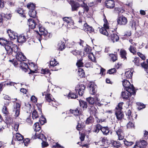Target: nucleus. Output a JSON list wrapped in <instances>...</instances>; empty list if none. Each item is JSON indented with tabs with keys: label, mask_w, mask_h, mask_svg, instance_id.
I'll use <instances>...</instances> for the list:
<instances>
[{
	"label": "nucleus",
	"mask_w": 148,
	"mask_h": 148,
	"mask_svg": "<svg viewBox=\"0 0 148 148\" xmlns=\"http://www.w3.org/2000/svg\"><path fill=\"white\" fill-rule=\"evenodd\" d=\"M21 106L20 102L16 103L14 104L13 112L11 115L13 119L10 118V125L11 124L13 129L16 132L18 130L19 124L15 122V119L19 115Z\"/></svg>",
	"instance_id": "f257e3e1"
},
{
	"label": "nucleus",
	"mask_w": 148,
	"mask_h": 148,
	"mask_svg": "<svg viewBox=\"0 0 148 148\" xmlns=\"http://www.w3.org/2000/svg\"><path fill=\"white\" fill-rule=\"evenodd\" d=\"M104 23L103 24L104 27H102L99 29L100 32L108 37L111 34L112 30L109 28V23L106 19H103Z\"/></svg>",
	"instance_id": "7ed1b4c3"
},
{
	"label": "nucleus",
	"mask_w": 148,
	"mask_h": 148,
	"mask_svg": "<svg viewBox=\"0 0 148 148\" xmlns=\"http://www.w3.org/2000/svg\"><path fill=\"white\" fill-rule=\"evenodd\" d=\"M10 64H12L15 67H17L18 64V62L15 59H13L12 60H10Z\"/></svg>",
	"instance_id": "a18cd8bd"
},
{
	"label": "nucleus",
	"mask_w": 148,
	"mask_h": 148,
	"mask_svg": "<svg viewBox=\"0 0 148 148\" xmlns=\"http://www.w3.org/2000/svg\"><path fill=\"white\" fill-rule=\"evenodd\" d=\"M116 69L115 68H113L108 70L107 72V73H108L109 74H113L116 72Z\"/></svg>",
	"instance_id": "69168bd1"
},
{
	"label": "nucleus",
	"mask_w": 148,
	"mask_h": 148,
	"mask_svg": "<svg viewBox=\"0 0 148 148\" xmlns=\"http://www.w3.org/2000/svg\"><path fill=\"white\" fill-rule=\"evenodd\" d=\"M16 137L18 141L22 140L23 139V136L19 133H17L16 134Z\"/></svg>",
	"instance_id": "a19ab883"
},
{
	"label": "nucleus",
	"mask_w": 148,
	"mask_h": 148,
	"mask_svg": "<svg viewBox=\"0 0 148 148\" xmlns=\"http://www.w3.org/2000/svg\"><path fill=\"white\" fill-rule=\"evenodd\" d=\"M115 11L118 13H123L124 10L121 8H115L114 10Z\"/></svg>",
	"instance_id": "864d4df0"
},
{
	"label": "nucleus",
	"mask_w": 148,
	"mask_h": 148,
	"mask_svg": "<svg viewBox=\"0 0 148 148\" xmlns=\"http://www.w3.org/2000/svg\"><path fill=\"white\" fill-rule=\"evenodd\" d=\"M38 117V114L36 110H34L32 113V117L33 119H36Z\"/></svg>",
	"instance_id": "09e8293b"
},
{
	"label": "nucleus",
	"mask_w": 148,
	"mask_h": 148,
	"mask_svg": "<svg viewBox=\"0 0 148 148\" xmlns=\"http://www.w3.org/2000/svg\"><path fill=\"white\" fill-rule=\"evenodd\" d=\"M140 59L138 57H135L134 59L133 60V62L135 65L137 66H140V64L141 65L142 67L143 68L145 71L146 73H148V59H147L146 62H143L140 63Z\"/></svg>",
	"instance_id": "20e7f679"
},
{
	"label": "nucleus",
	"mask_w": 148,
	"mask_h": 148,
	"mask_svg": "<svg viewBox=\"0 0 148 148\" xmlns=\"http://www.w3.org/2000/svg\"><path fill=\"white\" fill-rule=\"evenodd\" d=\"M58 49L60 50H62L65 48V44L64 42L60 41L58 44Z\"/></svg>",
	"instance_id": "2f4dec72"
},
{
	"label": "nucleus",
	"mask_w": 148,
	"mask_h": 148,
	"mask_svg": "<svg viewBox=\"0 0 148 148\" xmlns=\"http://www.w3.org/2000/svg\"><path fill=\"white\" fill-rule=\"evenodd\" d=\"M114 1L113 0H107L105 1V4L107 8L111 9L114 7Z\"/></svg>",
	"instance_id": "f3484780"
},
{
	"label": "nucleus",
	"mask_w": 148,
	"mask_h": 148,
	"mask_svg": "<svg viewBox=\"0 0 148 148\" xmlns=\"http://www.w3.org/2000/svg\"><path fill=\"white\" fill-rule=\"evenodd\" d=\"M45 98L46 101L49 103V105H51V101H52V100H55L52 95L49 93L46 95Z\"/></svg>",
	"instance_id": "cd10ccee"
},
{
	"label": "nucleus",
	"mask_w": 148,
	"mask_h": 148,
	"mask_svg": "<svg viewBox=\"0 0 148 148\" xmlns=\"http://www.w3.org/2000/svg\"><path fill=\"white\" fill-rule=\"evenodd\" d=\"M8 41L5 40L3 38H0V44L2 46H4V47L7 51L9 50V44Z\"/></svg>",
	"instance_id": "2eb2a0df"
},
{
	"label": "nucleus",
	"mask_w": 148,
	"mask_h": 148,
	"mask_svg": "<svg viewBox=\"0 0 148 148\" xmlns=\"http://www.w3.org/2000/svg\"><path fill=\"white\" fill-rule=\"evenodd\" d=\"M89 110L91 114L95 115L97 111V106H95L94 105H91L90 106Z\"/></svg>",
	"instance_id": "b1692460"
},
{
	"label": "nucleus",
	"mask_w": 148,
	"mask_h": 148,
	"mask_svg": "<svg viewBox=\"0 0 148 148\" xmlns=\"http://www.w3.org/2000/svg\"><path fill=\"white\" fill-rule=\"evenodd\" d=\"M41 73L43 74H48L49 75H50V73L49 72V70L48 69H41Z\"/></svg>",
	"instance_id": "6e6d98bb"
},
{
	"label": "nucleus",
	"mask_w": 148,
	"mask_h": 148,
	"mask_svg": "<svg viewBox=\"0 0 148 148\" xmlns=\"http://www.w3.org/2000/svg\"><path fill=\"white\" fill-rule=\"evenodd\" d=\"M85 88V86L83 84L78 85L75 87V90L77 92H78L79 95L80 96H82L84 93V91Z\"/></svg>",
	"instance_id": "9b49d317"
},
{
	"label": "nucleus",
	"mask_w": 148,
	"mask_h": 148,
	"mask_svg": "<svg viewBox=\"0 0 148 148\" xmlns=\"http://www.w3.org/2000/svg\"><path fill=\"white\" fill-rule=\"evenodd\" d=\"M91 49L88 46L86 47L84 49V51L86 53H87L89 54L91 53Z\"/></svg>",
	"instance_id": "13d9d810"
},
{
	"label": "nucleus",
	"mask_w": 148,
	"mask_h": 148,
	"mask_svg": "<svg viewBox=\"0 0 148 148\" xmlns=\"http://www.w3.org/2000/svg\"><path fill=\"white\" fill-rule=\"evenodd\" d=\"M34 128L36 132L39 131L41 129V128L39 126L38 123H36L34 125Z\"/></svg>",
	"instance_id": "4c0bfd02"
},
{
	"label": "nucleus",
	"mask_w": 148,
	"mask_h": 148,
	"mask_svg": "<svg viewBox=\"0 0 148 148\" xmlns=\"http://www.w3.org/2000/svg\"><path fill=\"white\" fill-rule=\"evenodd\" d=\"M88 57L89 59L90 60L94 62L95 61V58L92 53H91L88 54Z\"/></svg>",
	"instance_id": "49530a36"
},
{
	"label": "nucleus",
	"mask_w": 148,
	"mask_h": 148,
	"mask_svg": "<svg viewBox=\"0 0 148 148\" xmlns=\"http://www.w3.org/2000/svg\"><path fill=\"white\" fill-rule=\"evenodd\" d=\"M96 86L95 85L91 84L90 86V93L91 95H94L96 93V92L95 89Z\"/></svg>",
	"instance_id": "393cba45"
},
{
	"label": "nucleus",
	"mask_w": 148,
	"mask_h": 148,
	"mask_svg": "<svg viewBox=\"0 0 148 148\" xmlns=\"http://www.w3.org/2000/svg\"><path fill=\"white\" fill-rule=\"evenodd\" d=\"M2 112L4 114H7L8 113V112L7 110V108L6 106H4L3 107Z\"/></svg>",
	"instance_id": "774afa93"
},
{
	"label": "nucleus",
	"mask_w": 148,
	"mask_h": 148,
	"mask_svg": "<svg viewBox=\"0 0 148 148\" xmlns=\"http://www.w3.org/2000/svg\"><path fill=\"white\" fill-rule=\"evenodd\" d=\"M113 30H112L111 32V34L108 36L113 42L117 41L119 39V37L118 36L115 34L113 33Z\"/></svg>",
	"instance_id": "a211bd4d"
},
{
	"label": "nucleus",
	"mask_w": 148,
	"mask_h": 148,
	"mask_svg": "<svg viewBox=\"0 0 148 148\" xmlns=\"http://www.w3.org/2000/svg\"><path fill=\"white\" fill-rule=\"evenodd\" d=\"M132 75V73L130 70H129L125 72L124 75V78L126 79L131 78Z\"/></svg>",
	"instance_id": "c756f323"
},
{
	"label": "nucleus",
	"mask_w": 148,
	"mask_h": 148,
	"mask_svg": "<svg viewBox=\"0 0 148 148\" xmlns=\"http://www.w3.org/2000/svg\"><path fill=\"white\" fill-rule=\"evenodd\" d=\"M36 11L34 10H29V14L30 17L35 18L36 16Z\"/></svg>",
	"instance_id": "c9c22d12"
},
{
	"label": "nucleus",
	"mask_w": 148,
	"mask_h": 148,
	"mask_svg": "<svg viewBox=\"0 0 148 148\" xmlns=\"http://www.w3.org/2000/svg\"><path fill=\"white\" fill-rule=\"evenodd\" d=\"M63 20L64 23H66V24H67V26L68 28H72L73 26L74 22L71 17H64L63 18Z\"/></svg>",
	"instance_id": "6e6552de"
},
{
	"label": "nucleus",
	"mask_w": 148,
	"mask_h": 148,
	"mask_svg": "<svg viewBox=\"0 0 148 148\" xmlns=\"http://www.w3.org/2000/svg\"><path fill=\"white\" fill-rule=\"evenodd\" d=\"M93 121V118L91 117H89L87 119L86 123L88 124L90 123H91Z\"/></svg>",
	"instance_id": "bf43d9fd"
},
{
	"label": "nucleus",
	"mask_w": 148,
	"mask_h": 148,
	"mask_svg": "<svg viewBox=\"0 0 148 148\" xmlns=\"http://www.w3.org/2000/svg\"><path fill=\"white\" fill-rule=\"evenodd\" d=\"M80 106L83 108H87V104L86 102L82 100L79 101Z\"/></svg>",
	"instance_id": "e433bc0d"
},
{
	"label": "nucleus",
	"mask_w": 148,
	"mask_h": 148,
	"mask_svg": "<svg viewBox=\"0 0 148 148\" xmlns=\"http://www.w3.org/2000/svg\"><path fill=\"white\" fill-rule=\"evenodd\" d=\"M123 104V102L119 103L115 109V115L117 119L119 120H121L124 117V114L121 112Z\"/></svg>",
	"instance_id": "423d86ee"
},
{
	"label": "nucleus",
	"mask_w": 148,
	"mask_h": 148,
	"mask_svg": "<svg viewBox=\"0 0 148 148\" xmlns=\"http://www.w3.org/2000/svg\"><path fill=\"white\" fill-rule=\"evenodd\" d=\"M50 64L51 66H56L57 64H58V63L57 62L56 59H53V60H51L50 61Z\"/></svg>",
	"instance_id": "603ef678"
},
{
	"label": "nucleus",
	"mask_w": 148,
	"mask_h": 148,
	"mask_svg": "<svg viewBox=\"0 0 148 148\" xmlns=\"http://www.w3.org/2000/svg\"><path fill=\"white\" fill-rule=\"evenodd\" d=\"M20 65L22 69L25 72H26L28 68V65L23 62H20Z\"/></svg>",
	"instance_id": "bb28decb"
},
{
	"label": "nucleus",
	"mask_w": 148,
	"mask_h": 148,
	"mask_svg": "<svg viewBox=\"0 0 148 148\" xmlns=\"http://www.w3.org/2000/svg\"><path fill=\"white\" fill-rule=\"evenodd\" d=\"M110 56L112 60L113 61H115L117 60V57L116 55L111 54Z\"/></svg>",
	"instance_id": "e2e57ef3"
},
{
	"label": "nucleus",
	"mask_w": 148,
	"mask_h": 148,
	"mask_svg": "<svg viewBox=\"0 0 148 148\" xmlns=\"http://www.w3.org/2000/svg\"><path fill=\"white\" fill-rule=\"evenodd\" d=\"M106 141V139L104 138H102V139L101 140H100L99 142H95V144L96 145H104L105 144V142Z\"/></svg>",
	"instance_id": "c03bdc74"
},
{
	"label": "nucleus",
	"mask_w": 148,
	"mask_h": 148,
	"mask_svg": "<svg viewBox=\"0 0 148 148\" xmlns=\"http://www.w3.org/2000/svg\"><path fill=\"white\" fill-rule=\"evenodd\" d=\"M83 63L82 62V60H79L76 63V65L78 67H82L83 66Z\"/></svg>",
	"instance_id": "3c124183"
},
{
	"label": "nucleus",
	"mask_w": 148,
	"mask_h": 148,
	"mask_svg": "<svg viewBox=\"0 0 148 148\" xmlns=\"http://www.w3.org/2000/svg\"><path fill=\"white\" fill-rule=\"evenodd\" d=\"M129 50L130 52L132 53L133 54H135L136 52V49L135 47H134L132 45H130Z\"/></svg>",
	"instance_id": "58836bf2"
},
{
	"label": "nucleus",
	"mask_w": 148,
	"mask_h": 148,
	"mask_svg": "<svg viewBox=\"0 0 148 148\" xmlns=\"http://www.w3.org/2000/svg\"><path fill=\"white\" fill-rule=\"evenodd\" d=\"M38 28L40 33H39L38 32H37V36L39 40H40V38L42 36H44L46 37L47 38V36H49V34L48 33L47 30L45 29L40 24H39L38 25Z\"/></svg>",
	"instance_id": "0eeeda50"
},
{
	"label": "nucleus",
	"mask_w": 148,
	"mask_h": 148,
	"mask_svg": "<svg viewBox=\"0 0 148 148\" xmlns=\"http://www.w3.org/2000/svg\"><path fill=\"white\" fill-rule=\"evenodd\" d=\"M36 138H34L36 139V138L41 139L42 141L46 140V138L43 134H38L37 133L35 134Z\"/></svg>",
	"instance_id": "c85d7f7f"
},
{
	"label": "nucleus",
	"mask_w": 148,
	"mask_h": 148,
	"mask_svg": "<svg viewBox=\"0 0 148 148\" xmlns=\"http://www.w3.org/2000/svg\"><path fill=\"white\" fill-rule=\"evenodd\" d=\"M101 131L105 135H108L109 133V130L107 127H102L101 129Z\"/></svg>",
	"instance_id": "7c9ffc66"
},
{
	"label": "nucleus",
	"mask_w": 148,
	"mask_h": 148,
	"mask_svg": "<svg viewBox=\"0 0 148 148\" xmlns=\"http://www.w3.org/2000/svg\"><path fill=\"white\" fill-rule=\"evenodd\" d=\"M15 41H17L19 43H23L26 41V38L25 36L23 35H21L18 37L17 36V40Z\"/></svg>",
	"instance_id": "4be33fe9"
},
{
	"label": "nucleus",
	"mask_w": 148,
	"mask_h": 148,
	"mask_svg": "<svg viewBox=\"0 0 148 148\" xmlns=\"http://www.w3.org/2000/svg\"><path fill=\"white\" fill-rule=\"evenodd\" d=\"M113 145L117 148L119 147L121 145L120 142L119 141H114L113 143Z\"/></svg>",
	"instance_id": "4d7b16f0"
},
{
	"label": "nucleus",
	"mask_w": 148,
	"mask_h": 148,
	"mask_svg": "<svg viewBox=\"0 0 148 148\" xmlns=\"http://www.w3.org/2000/svg\"><path fill=\"white\" fill-rule=\"evenodd\" d=\"M117 23L121 25H125L127 24V18L123 16L119 17L117 19Z\"/></svg>",
	"instance_id": "4468645a"
},
{
	"label": "nucleus",
	"mask_w": 148,
	"mask_h": 148,
	"mask_svg": "<svg viewBox=\"0 0 148 148\" xmlns=\"http://www.w3.org/2000/svg\"><path fill=\"white\" fill-rule=\"evenodd\" d=\"M121 56V58L123 59H126V52L125 50H121L120 51Z\"/></svg>",
	"instance_id": "de8ad7c7"
},
{
	"label": "nucleus",
	"mask_w": 148,
	"mask_h": 148,
	"mask_svg": "<svg viewBox=\"0 0 148 148\" xmlns=\"http://www.w3.org/2000/svg\"><path fill=\"white\" fill-rule=\"evenodd\" d=\"M72 11H77L80 7L79 4L77 2H74L71 4Z\"/></svg>",
	"instance_id": "5701e85b"
},
{
	"label": "nucleus",
	"mask_w": 148,
	"mask_h": 148,
	"mask_svg": "<svg viewBox=\"0 0 148 148\" xmlns=\"http://www.w3.org/2000/svg\"><path fill=\"white\" fill-rule=\"evenodd\" d=\"M39 24L38 20L36 18L34 19L32 18L29 19L28 20V24L29 25V28L33 29L35 28L36 26L37 25V23Z\"/></svg>",
	"instance_id": "9d476101"
},
{
	"label": "nucleus",
	"mask_w": 148,
	"mask_h": 148,
	"mask_svg": "<svg viewBox=\"0 0 148 148\" xmlns=\"http://www.w3.org/2000/svg\"><path fill=\"white\" fill-rule=\"evenodd\" d=\"M78 74L80 77H83L85 76V73L82 69L79 68L78 69Z\"/></svg>",
	"instance_id": "473e14b6"
},
{
	"label": "nucleus",
	"mask_w": 148,
	"mask_h": 148,
	"mask_svg": "<svg viewBox=\"0 0 148 148\" xmlns=\"http://www.w3.org/2000/svg\"><path fill=\"white\" fill-rule=\"evenodd\" d=\"M138 55L140 58L143 60H144L146 58L144 55L142 54L140 52L137 53Z\"/></svg>",
	"instance_id": "338daca9"
},
{
	"label": "nucleus",
	"mask_w": 148,
	"mask_h": 148,
	"mask_svg": "<svg viewBox=\"0 0 148 148\" xmlns=\"http://www.w3.org/2000/svg\"><path fill=\"white\" fill-rule=\"evenodd\" d=\"M17 38V34L10 29V40L15 41Z\"/></svg>",
	"instance_id": "412c9836"
},
{
	"label": "nucleus",
	"mask_w": 148,
	"mask_h": 148,
	"mask_svg": "<svg viewBox=\"0 0 148 148\" xmlns=\"http://www.w3.org/2000/svg\"><path fill=\"white\" fill-rule=\"evenodd\" d=\"M134 125L133 123L131 122L130 121L127 124V128H130L134 127Z\"/></svg>",
	"instance_id": "0e129e2a"
},
{
	"label": "nucleus",
	"mask_w": 148,
	"mask_h": 148,
	"mask_svg": "<svg viewBox=\"0 0 148 148\" xmlns=\"http://www.w3.org/2000/svg\"><path fill=\"white\" fill-rule=\"evenodd\" d=\"M86 100L88 102L89 104L91 105L94 104L95 103V100L94 98L91 97H89L86 99Z\"/></svg>",
	"instance_id": "37998d69"
},
{
	"label": "nucleus",
	"mask_w": 148,
	"mask_h": 148,
	"mask_svg": "<svg viewBox=\"0 0 148 148\" xmlns=\"http://www.w3.org/2000/svg\"><path fill=\"white\" fill-rule=\"evenodd\" d=\"M84 17H80L79 18V21H78L79 23V25H81L82 24H83L84 25V24L85 23V21L84 20Z\"/></svg>",
	"instance_id": "5fc2aeb1"
},
{
	"label": "nucleus",
	"mask_w": 148,
	"mask_h": 148,
	"mask_svg": "<svg viewBox=\"0 0 148 148\" xmlns=\"http://www.w3.org/2000/svg\"><path fill=\"white\" fill-rule=\"evenodd\" d=\"M96 3H95L93 2L92 3H88V5L90 6H92L94 5L97 4L99 3H101V0H96Z\"/></svg>",
	"instance_id": "052dcab7"
},
{
	"label": "nucleus",
	"mask_w": 148,
	"mask_h": 148,
	"mask_svg": "<svg viewBox=\"0 0 148 148\" xmlns=\"http://www.w3.org/2000/svg\"><path fill=\"white\" fill-rule=\"evenodd\" d=\"M96 67L97 71H98V74H100L103 75L105 73V69L102 68L100 66L96 65Z\"/></svg>",
	"instance_id": "a878e982"
},
{
	"label": "nucleus",
	"mask_w": 148,
	"mask_h": 148,
	"mask_svg": "<svg viewBox=\"0 0 148 148\" xmlns=\"http://www.w3.org/2000/svg\"><path fill=\"white\" fill-rule=\"evenodd\" d=\"M89 10L88 7L84 3H83V4L81 5V7L80 8L79 11L78 12V14L79 16H83L84 13L85 11L88 12Z\"/></svg>",
	"instance_id": "f8f14e48"
},
{
	"label": "nucleus",
	"mask_w": 148,
	"mask_h": 148,
	"mask_svg": "<svg viewBox=\"0 0 148 148\" xmlns=\"http://www.w3.org/2000/svg\"><path fill=\"white\" fill-rule=\"evenodd\" d=\"M82 29L84 30L85 32H87L90 33H92L94 31V29L92 27L88 25L87 23H85L83 25Z\"/></svg>",
	"instance_id": "dca6fc26"
},
{
	"label": "nucleus",
	"mask_w": 148,
	"mask_h": 148,
	"mask_svg": "<svg viewBox=\"0 0 148 148\" xmlns=\"http://www.w3.org/2000/svg\"><path fill=\"white\" fill-rule=\"evenodd\" d=\"M136 104L138 106L137 109L139 110H140L144 108L145 107V105L144 104L140 102H137Z\"/></svg>",
	"instance_id": "ea45409f"
},
{
	"label": "nucleus",
	"mask_w": 148,
	"mask_h": 148,
	"mask_svg": "<svg viewBox=\"0 0 148 148\" xmlns=\"http://www.w3.org/2000/svg\"><path fill=\"white\" fill-rule=\"evenodd\" d=\"M127 115H128V118L130 120L133 119V118L131 112L130 110H129L128 111V112L127 113Z\"/></svg>",
	"instance_id": "680f3d73"
},
{
	"label": "nucleus",
	"mask_w": 148,
	"mask_h": 148,
	"mask_svg": "<svg viewBox=\"0 0 148 148\" xmlns=\"http://www.w3.org/2000/svg\"><path fill=\"white\" fill-rule=\"evenodd\" d=\"M135 93L133 94L130 95V93L128 92L127 91H122L121 93V96L123 99H128L130 96L132 95H134Z\"/></svg>",
	"instance_id": "aec40b11"
},
{
	"label": "nucleus",
	"mask_w": 148,
	"mask_h": 148,
	"mask_svg": "<svg viewBox=\"0 0 148 148\" xmlns=\"http://www.w3.org/2000/svg\"><path fill=\"white\" fill-rule=\"evenodd\" d=\"M35 7V5L31 3H28L27 5V7L29 10H34Z\"/></svg>",
	"instance_id": "79ce46f5"
},
{
	"label": "nucleus",
	"mask_w": 148,
	"mask_h": 148,
	"mask_svg": "<svg viewBox=\"0 0 148 148\" xmlns=\"http://www.w3.org/2000/svg\"><path fill=\"white\" fill-rule=\"evenodd\" d=\"M115 131L118 136L119 140H123L124 137L123 127H119L115 130Z\"/></svg>",
	"instance_id": "1a4fd4ad"
},
{
	"label": "nucleus",
	"mask_w": 148,
	"mask_h": 148,
	"mask_svg": "<svg viewBox=\"0 0 148 148\" xmlns=\"http://www.w3.org/2000/svg\"><path fill=\"white\" fill-rule=\"evenodd\" d=\"M28 69L30 70L31 73H35L37 72V66L32 62L29 64V66H28Z\"/></svg>",
	"instance_id": "6ab92c4d"
},
{
	"label": "nucleus",
	"mask_w": 148,
	"mask_h": 148,
	"mask_svg": "<svg viewBox=\"0 0 148 148\" xmlns=\"http://www.w3.org/2000/svg\"><path fill=\"white\" fill-rule=\"evenodd\" d=\"M10 42V55L12 54V56L16 57V59L19 62L25 61L26 58L23 54L20 51V49L15 44H11Z\"/></svg>",
	"instance_id": "f03ea898"
},
{
	"label": "nucleus",
	"mask_w": 148,
	"mask_h": 148,
	"mask_svg": "<svg viewBox=\"0 0 148 148\" xmlns=\"http://www.w3.org/2000/svg\"><path fill=\"white\" fill-rule=\"evenodd\" d=\"M122 82L123 85L125 88V89L130 93L131 95L135 93L134 87L133 85H131L129 81L125 79Z\"/></svg>",
	"instance_id": "39448f33"
},
{
	"label": "nucleus",
	"mask_w": 148,
	"mask_h": 148,
	"mask_svg": "<svg viewBox=\"0 0 148 148\" xmlns=\"http://www.w3.org/2000/svg\"><path fill=\"white\" fill-rule=\"evenodd\" d=\"M80 108H76L75 110H71L70 112L75 116H78L79 114Z\"/></svg>",
	"instance_id": "f704fd0d"
},
{
	"label": "nucleus",
	"mask_w": 148,
	"mask_h": 148,
	"mask_svg": "<svg viewBox=\"0 0 148 148\" xmlns=\"http://www.w3.org/2000/svg\"><path fill=\"white\" fill-rule=\"evenodd\" d=\"M147 144V143L145 140H142L140 141L136 142L133 148H142L145 146Z\"/></svg>",
	"instance_id": "ddd939ff"
},
{
	"label": "nucleus",
	"mask_w": 148,
	"mask_h": 148,
	"mask_svg": "<svg viewBox=\"0 0 148 148\" xmlns=\"http://www.w3.org/2000/svg\"><path fill=\"white\" fill-rule=\"evenodd\" d=\"M102 127L100 124H97L95 126L94 132L97 133H98L99 130H100L101 131Z\"/></svg>",
	"instance_id": "72a5a7b5"
},
{
	"label": "nucleus",
	"mask_w": 148,
	"mask_h": 148,
	"mask_svg": "<svg viewBox=\"0 0 148 148\" xmlns=\"http://www.w3.org/2000/svg\"><path fill=\"white\" fill-rule=\"evenodd\" d=\"M69 98L76 99L77 98V96L76 95L71 92H70L68 96Z\"/></svg>",
	"instance_id": "8fccbe9b"
}]
</instances>
